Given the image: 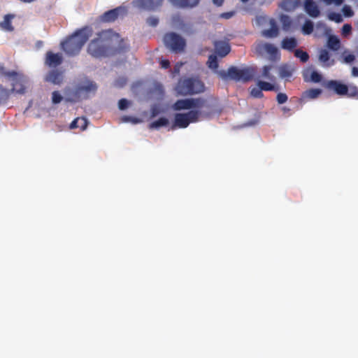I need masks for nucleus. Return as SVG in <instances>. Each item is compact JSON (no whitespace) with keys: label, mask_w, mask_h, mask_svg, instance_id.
I'll return each mask as SVG.
<instances>
[{"label":"nucleus","mask_w":358,"mask_h":358,"mask_svg":"<svg viewBox=\"0 0 358 358\" xmlns=\"http://www.w3.org/2000/svg\"><path fill=\"white\" fill-rule=\"evenodd\" d=\"M128 48L129 45L120 38L119 34L106 29L96 34L89 43L87 51L94 58H102L125 52Z\"/></svg>","instance_id":"obj_1"},{"label":"nucleus","mask_w":358,"mask_h":358,"mask_svg":"<svg viewBox=\"0 0 358 358\" xmlns=\"http://www.w3.org/2000/svg\"><path fill=\"white\" fill-rule=\"evenodd\" d=\"M92 29L89 27L77 30L61 43L62 48L69 56L78 55L92 35Z\"/></svg>","instance_id":"obj_2"},{"label":"nucleus","mask_w":358,"mask_h":358,"mask_svg":"<svg viewBox=\"0 0 358 358\" xmlns=\"http://www.w3.org/2000/svg\"><path fill=\"white\" fill-rule=\"evenodd\" d=\"M0 75L11 81V93L24 94L26 92L27 80L23 73L16 71H7L3 64H0Z\"/></svg>","instance_id":"obj_3"},{"label":"nucleus","mask_w":358,"mask_h":358,"mask_svg":"<svg viewBox=\"0 0 358 358\" xmlns=\"http://www.w3.org/2000/svg\"><path fill=\"white\" fill-rule=\"evenodd\" d=\"M212 111H205L200 110H190L187 113H176L174 116V123L172 129L175 127L187 128L190 123L196 122L200 117H210Z\"/></svg>","instance_id":"obj_4"},{"label":"nucleus","mask_w":358,"mask_h":358,"mask_svg":"<svg viewBox=\"0 0 358 358\" xmlns=\"http://www.w3.org/2000/svg\"><path fill=\"white\" fill-rule=\"evenodd\" d=\"M255 71L252 68L245 67L238 69L236 66H230L227 71L224 70L217 71V74L223 80L230 79L235 81L247 83L251 80L254 76Z\"/></svg>","instance_id":"obj_5"},{"label":"nucleus","mask_w":358,"mask_h":358,"mask_svg":"<svg viewBox=\"0 0 358 358\" xmlns=\"http://www.w3.org/2000/svg\"><path fill=\"white\" fill-rule=\"evenodd\" d=\"M174 110L180 111L182 110H200L206 109V111H212L213 108L208 101L202 97L189 98L177 100L172 106Z\"/></svg>","instance_id":"obj_6"},{"label":"nucleus","mask_w":358,"mask_h":358,"mask_svg":"<svg viewBox=\"0 0 358 358\" xmlns=\"http://www.w3.org/2000/svg\"><path fill=\"white\" fill-rule=\"evenodd\" d=\"M204 90L203 83L194 78L180 79L176 87L178 94L182 96L199 94L203 92Z\"/></svg>","instance_id":"obj_7"},{"label":"nucleus","mask_w":358,"mask_h":358,"mask_svg":"<svg viewBox=\"0 0 358 358\" xmlns=\"http://www.w3.org/2000/svg\"><path fill=\"white\" fill-rule=\"evenodd\" d=\"M97 85L95 82L85 78L76 86L69 99L71 101L76 102L83 99H88L90 94H94L97 90Z\"/></svg>","instance_id":"obj_8"},{"label":"nucleus","mask_w":358,"mask_h":358,"mask_svg":"<svg viewBox=\"0 0 358 358\" xmlns=\"http://www.w3.org/2000/svg\"><path fill=\"white\" fill-rule=\"evenodd\" d=\"M164 42L168 48L176 53L182 52L186 45L185 40L174 32L166 34L164 37Z\"/></svg>","instance_id":"obj_9"},{"label":"nucleus","mask_w":358,"mask_h":358,"mask_svg":"<svg viewBox=\"0 0 358 358\" xmlns=\"http://www.w3.org/2000/svg\"><path fill=\"white\" fill-rule=\"evenodd\" d=\"M63 62V57L61 53H54L52 51H48L45 57V65L49 68H56Z\"/></svg>","instance_id":"obj_10"},{"label":"nucleus","mask_w":358,"mask_h":358,"mask_svg":"<svg viewBox=\"0 0 358 358\" xmlns=\"http://www.w3.org/2000/svg\"><path fill=\"white\" fill-rule=\"evenodd\" d=\"M125 10L122 7H117L109 10L101 15L100 19L103 22H112L116 20L120 15H123Z\"/></svg>","instance_id":"obj_11"},{"label":"nucleus","mask_w":358,"mask_h":358,"mask_svg":"<svg viewBox=\"0 0 358 358\" xmlns=\"http://www.w3.org/2000/svg\"><path fill=\"white\" fill-rule=\"evenodd\" d=\"M255 51L257 54L263 55L265 53L275 57L278 53V49L273 44L259 42L255 45Z\"/></svg>","instance_id":"obj_12"},{"label":"nucleus","mask_w":358,"mask_h":358,"mask_svg":"<svg viewBox=\"0 0 358 358\" xmlns=\"http://www.w3.org/2000/svg\"><path fill=\"white\" fill-rule=\"evenodd\" d=\"M44 80L45 82L60 85L64 80V72L58 69L51 70L45 75Z\"/></svg>","instance_id":"obj_13"},{"label":"nucleus","mask_w":358,"mask_h":358,"mask_svg":"<svg viewBox=\"0 0 358 358\" xmlns=\"http://www.w3.org/2000/svg\"><path fill=\"white\" fill-rule=\"evenodd\" d=\"M303 7L305 11L309 16L315 18L320 16V8L313 0H305Z\"/></svg>","instance_id":"obj_14"},{"label":"nucleus","mask_w":358,"mask_h":358,"mask_svg":"<svg viewBox=\"0 0 358 358\" xmlns=\"http://www.w3.org/2000/svg\"><path fill=\"white\" fill-rule=\"evenodd\" d=\"M327 87L333 90L339 95H345L348 92V86L339 83L337 80H330L327 83Z\"/></svg>","instance_id":"obj_15"},{"label":"nucleus","mask_w":358,"mask_h":358,"mask_svg":"<svg viewBox=\"0 0 358 358\" xmlns=\"http://www.w3.org/2000/svg\"><path fill=\"white\" fill-rule=\"evenodd\" d=\"M279 7L286 11L292 12L301 6V0H282L279 3Z\"/></svg>","instance_id":"obj_16"},{"label":"nucleus","mask_w":358,"mask_h":358,"mask_svg":"<svg viewBox=\"0 0 358 358\" xmlns=\"http://www.w3.org/2000/svg\"><path fill=\"white\" fill-rule=\"evenodd\" d=\"M164 0H136L138 6L147 10H155L162 5Z\"/></svg>","instance_id":"obj_17"},{"label":"nucleus","mask_w":358,"mask_h":358,"mask_svg":"<svg viewBox=\"0 0 358 358\" xmlns=\"http://www.w3.org/2000/svg\"><path fill=\"white\" fill-rule=\"evenodd\" d=\"M214 45L216 53L221 57L227 55L231 50L229 44L224 41H216Z\"/></svg>","instance_id":"obj_18"},{"label":"nucleus","mask_w":358,"mask_h":358,"mask_svg":"<svg viewBox=\"0 0 358 358\" xmlns=\"http://www.w3.org/2000/svg\"><path fill=\"white\" fill-rule=\"evenodd\" d=\"M173 5L182 8H192L196 6L199 0H169Z\"/></svg>","instance_id":"obj_19"},{"label":"nucleus","mask_w":358,"mask_h":358,"mask_svg":"<svg viewBox=\"0 0 358 358\" xmlns=\"http://www.w3.org/2000/svg\"><path fill=\"white\" fill-rule=\"evenodd\" d=\"M269 23L271 25V28L268 29H265L262 31V34L263 36L266 38H274L278 35L279 30L278 26L276 24V22L274 19H270Z\"/></svg>","instance_id":"obj_20"},{"label":"nucleus","mask_w":358,"mask_h":358,"mask_svg":"<svg viewBox=\"0 0 358 358\" xmlns=\"http://www.w3.org/2000/svg\"><path fill=\"white\" fill-rule=\"evenodd\" d=\"M296 46L297 41L294 37H286L281 42V48L289 51H293Z\"/></svg>","instance_id":"obj_21"},{"label":"nucleus","mask_w":358,"mask_h":358,"mask_svg":"<svg viewBox=\"0 0 358 358\" xmlns=\"http://www.w3.org/2000/svg\"><path fill=\"white\" fill-rule=\"evenodd\" d=\"M319 60L323 63L324 66H331L334 65V60L332 59L330 61V55L329 52L326 49H322L320 50L319 54Z\"/></svg>","instance_id":"obj_22"},{"label":"nucleus","mask_w":358,"mask_h":358,"mask_svg":"<svg viewBox=\"0 0 358 358\" xmlns=\"http://www.w3.org/2000/svg\"><path fill=\"white\" fill-rule=\"evenodd\" d=\"M15 17V15L13 14H7L4 16L3 20L0 22V27L8 31H13L14 28L12 25V20Z\"/></svg>","instance_id":"obj_23"},{"label":"nucleus","mask_w":358,"mask_h":358,"mask_svg":"<svg viewBox=\"0 0 358 358\" xmlns=\"http://www.w3.org/2000/svg\"><path fill=\"white\" fill-rule=\"evenodd\" d=\"M87 124L88 122L85 117H77L71 123L70 128H80L81 131H83L87 128Z\"/></svg>","instance_id":"obj_24"},{"label":"nucleus","mask_w":358,"mask_h":358,"mask_svg":"<svg viewBox=\"0 0 358 358\" xmlns=\"http://www.w3.org/2000/svg\"><path fill=\"white\" fill-rule=\"evenodd\" d=\"M294 69L287 64H284L279 68V75L282 78L288 80L292 77Z\"/></svg>","instance_id":"obj_25"},{"label":"nucleus","mask_w":358,"mask_h":358,"mask_svg":"<svg viewBox=\"0 0 358 358\" xmlns=\"http://www.w3.org/2000/svg\"><path fill=\"white\" fill-rule=\"evenodd\" d=\"M322 94V90L317 88H311L305 91L301 98L303 99H316Z\"/></svg>","instance_id":"obj_26"},{"label":"nucleus","mask_w":358,"mask_h":358,"mask_svg":"<svg viewBox=\"0 0 358 358\" xmlns=\"http://www.w3.org/2000/svg\"><path fill=\"white\" fill-rule=\"evenodd\" d=\"M327 47L334 51H337L341 47L340 40L336 36H329L327 40Z\"/></svg>","instance_id":"obj_27"},{"label":"nucleus","mask_w":358,"mask_h":358,"mask_svg":"<svg viewBox=\"0 0 358 358\" xmlns=\"http://www.w3.org/2000/svg\"><path fill=\"white\" fill-rule=\"evenodd\" d=\"M11 92L10 90L0 84V105L6 103L10 98Z\"/></svg>","instance_id":"obj_28"},{"label":"nucleus","mask_w":358,"mask_h":358,"mask_svg":"<svg viewBox=\"0 0 358 358\" xmlns=\"http://www.w3.org/2000/svg\"><path fill=\"white\" fill-rule=\"evenodd\" d=\"M169 120L166 117H160L157 120L152 122L149 124V128L152 129H158L160 127H165L169 124Z\"/></svg>","instance_id":"obj_29"},{"label":"nucleus","mask_w":358,"mask_h":358,"mask_svg":"<svg viewBox=\"0 0 358 358\" xmlns=\"http://www.w3.org/2000/svg\"><path fill=\"white\" fill-rule=\"evenodd\" d=\"M207 64L210 69L214 70L216 73L218 71V61L217 56L215 55H209L207 61Z\"/></svg>","instance_id":"obj_30"},{"label":"nucleus","mask_w":358,"mask_h":358,"mask_svg":"<svg viewBox=\"0 0 358 358\" xmlns=\"http://www.w3.org/2000/svg\"><path fill=\"white\" fill-rule=\"evenodd\" d=\"M273 68V66L272 65H266V66H264L262 69V76L264 78H266V79H268L271 81H274L275 80V76L271 75L270 71H271V69Z\"/></svg>","instance_id":"obj_31"},{"label":"nucleus","mask_w":358,"mask_h":358,"mask_svg":"<svg viewBox=\"0 0 358 358\" xmlns=\"http://www.w3.org/2000/svg\"><path fill=\"white\" fill-rule=\"evenodd\" d=\"M314 30V24L310 20H306L302 26V31L304 34H310Z\"/></svg>","instance_id":"obj_32"},{"label":"nucleus","mask_w":358,"mask_h":358,"mask_svg":"<svg viewBox=\"0 0 358 358\" xmlns=\"http://www.w3.org/2000/svg\"><path fill=\"white\" fill-rule=\"evenodd\" d=\"M294 56L299 58L301 62L305 63L309 59V55L300 49H296L294 50Z\"/></svg>","instance_id":"obj_33"},{"label":"nucleus","mask_w":358,"mask_h":358,"mask_svg":"<svg viewBox=\"0 0 358 358\" xmlns=\"http://www.w3.org/2000/svg\"><path fill=\"white\" fill-rule=\"evenodd\" d=\"M280 20L282 23L283 29L288 30L292 24V21L290 17L287 15H281Z\"/></svg>","instance_id":"obj_34"},{"label":"nucleus","mask_w":358,"mask_h":358,"mask_svg":"<svg viewBox=\"0 0 358 358\" xmlns=\"http://www.w3.org/2000/svg\"><path fill=\"white\" fill-rule=\"evenodd\" d=\"M257 85L261 87L262 91H273L275 90V86L269 83L259 80L257 83Z\"/></svg>","instance_id":"obj_35"},{"label":"nucleus","mask_w":358,"mask_h":358,"mask_svg":"<svg viewBox=\"0 0 358 358\" xmlns=\"http://www.w3.org/2000/svg\"><path fill=\"white\" fill-rule=\"evenodd\" d=\"M328 18L330 20L334 21L337 23L341 22L343 21L342 15L340 13L335 12L329 13L328 15Z\"/></svg>","instance_id":"obj_36"},{"label":"nucleus","mask_w":358,"mask_h":358,"mask_svg":"<svg viewBox=\"0 0 358 358\" xmlns=\"http://www.w3.org/2000/svg\"><path fill=\"white\" fill-rule=\"evenodd\" d=\"M250 94L255 98H262L264 96L262 90L258 86V87H253L250 90Z\"/></svg>","instance_id":"obj_37"},{"label":"nucleus","mask_w":358,"mask_h":358,"mask_svg":"<svg viewBox=\"0 0 358 358\" xmlns=\"http://www.w3.org/2000/svg\"><path fill=\"white\" fill-rule=\"evenodd\" d=\"M63 99V96L58 91H54L52 93V101L54 104L59 103Z\"/></svg>","instance_id":"obj_38"},{"label":"nucleus","mask_w":358,"mask_h":358,"mask_svg":"<svg viewBox=\"0 0 358 358\" xmlns=\"http://www.w3.org/2000/svg\"><path fill=\"white\" fill-rule=\"evenodd\" d=\"M288 99V97L286 94L280 92L277 94L276 100L279 104H282L285 103Z\"/></svg>","instance_id":"obj_39"},{"label":"nucleus","mask_w":358,"mask_h":358,"mask_svg":"<svg viewBox=\"0 0 358 358\" xmlns=\"http://www.w3.org/2000/svg\"><path fill=\"white\" fill-rule=\"evenodd\" d=\"M130 103L129 101L126 99H121L118 102V107L119 109L121 110H125L128 108Z\"/></svg>","instance_id":"obj_40"},{"label":"nucleus","mask_w":358,"mask_h":358,"mask_svg":"<svg viewBox=\"0 0 358 358\" xmlns=\"http://www.w3.org/2000/svg\"><path fill=\"white\" fill-rule=\"evenodd\" d=\"M310 78L313 83H320L322 80V76L317 71H313L310 75Z\"/></svg>","instance_id":"obj_41"},{"label":"nucleus","mask_w":358,"mask_h":358,"mask_svg":"<svg viewBox=\"0 0 358 358\" xmlns=\"http://www.w3.org/2000/svg\"><path fill=\"white\" fill-rule=\"evenodd\" d=\"M342 11L345 17H352L354 15V12L352 8L348 6H344Z\"/></svg>","instance_id":"obj_42"},{"label":"nucleus","mask_w":358,"mask_h":358,"mask_svg":"<svg viewBox=\"0 0 358 358\" xmlns=\"http://www.w3.org/2000/svg\"><path fill=\"white\" fill-rule=\"evenodd\" d=\"M147 23L151 27H156L159 23V20L155 17H150L147 19Z\"/></svg>","instance_id":"obj_43"},{"label":"nucleus","mask_w":358,"mask_h":358,"mask_svg":"<svg viewBox=\"0 0 358 358\" xmlns=\"http://www.w3.org/2000/svg\"><path fill=\"white\" fill-rule=\"evenodd\" d=\"M352 27L349 24H345L342 27V33L343 35L349 34L351 32Z\"/></svg>","instance_id":"obj_44"},{"label":"nucleus","mask_w":358,"mask_h":358,"mask_svg":"<svg viewBox=\"0 0 358 358\" xmlns=\"http://www.w3.org/2000/svg\"><path fill=\"white\" fill-rule=\"evenodd\" d=\"M235 15V11H229V12H225L222 13L220 15V17L221 18L224 19H230Z\"/></svg>","instance_id":"obj_45"},{"label":"nucleus","mask_w":358,"mask_h":358,"mask_svg":"<svg viewBox=\"0 0 358 358\" xmlns=\"http://www.w3.org/2000/svg\"><path fill=\"white\" fill-rule=\"evenodd\" d=\"M267 20L266 16L259 15L256 17V22L259 25L263 24Z\"/></svg>","instance_id":"obj_46"},{"label":"nucleus","mask_w":358,"mask_h":358,"mask_svg":"<svg viewBox=\"0 0 358 358\" xmlns=\"http://www.w3.org/2000/svg\"><path fill=\"white\" fill-rule=\"evenodd\" d=\"M160 65L162 68L167 69L170 67V62L167 59H163L161 61Z\"/></svg>","instance_id":"obj_47"},{"label":"nucleus","mask_w":358,"mask_h":358,"mask_svg":"<svg viewBox=\"0 0 358 358\" xmlns=\"http://www.w3.org/2000/svg\"><path fill=\"white\" fill-rule=\"evenodd\" d=\"M355 59V57L353 55H348L345 57L344 59L346 63H350L353 62Z\"/></svg>","instance_id":"obj_48"},{"label":"nucleus","mask_w":358,"mask_h":358,"mask_svg":"<svg viewBox=\"0 0 358 358\" xmlns=\"http://www.w3.org/2000/svg\"><path fill=\"white\" fill-rule=\"evenodd\" d=\"M214 5L216 6H221L224 3V0H212Z\"/></svg>","instance_id":"obj_49"},{"label":"nucleus","mask_w":358,"mask_h":358,"mask_svg":"<svg viewBox=\"0 0 358 358\" xmlns=\"http://www.w3.org/2000/svg\"><path fill=\"white\" fill-rule=\"evenodd\" d=\"M352 74L353 76H358V68L354 66L352 69Z\"/></svg>","instance_id":"obj_50"},{"label":"nucleus","mask_w":358,"mask_h":358,"mask_svg":"<svg viewBox=\"0 0 358 358\" xmlns=\"http://www.w3.org/2000/svg\"><path fill=\"white\" fill-rule=\"evenodd\" d=\"M131 117H129V116H124L122 117V121L123 122H129L131 120Z\"/></svg>","instance_id":"obj_51"},{"label":"nucleus","mask_w":358,"mask_h":358,"mask_svg":"<svg viewBox=\"0 0 358 358\" xmlns=\"http://www.w3.org/2000/svg\"><path fill=\"white\" fill-rule=\"evenodd\" d=\"M157 114H158V112H157V109H156V108H153V109L152 110V117H155V116H156Z\"/></svg>","instance_id":"obj_52"},{"label":"nucleus","mask_w":358,"mask_h":358,"mask_svg":"<svg viewBox=\"0 0 358 358\" xmlns=\"http://www.w3.org/2000/svg\"><path fill=\"white\" fill-rule=\"evenodd\" d=\"M249 0H241V2L245 3L248 1Z\"/></svg>","instance_id":"obj_53"},{"label":"nucleus","mask_w":358,"mask_h":358,"mask_svg":"<svg viewBox=\"0 0 358 358\" xmlns=\"http://www.w3.org/2000/svg\"><path fill=\"white\" fill-rule=\"evenodd\" d=\"M283 110H284V111H287V110H289V109L286 108H283Z\"/></svg>","instance_id":"obj_54"},{"label":"nucleus","mask_w":358,"mask_h":358,"mask_svg":"<svg viewBox=\"0 0 358 358\" xmlns=\"http://www.w3.org/2000/svg\"><path fill=\"white\" fill-rule=\"evenodd\" d=\"M357 99H358V93H357Z\"/></svg>","instance_id":"obj_55"}]
</instances>
